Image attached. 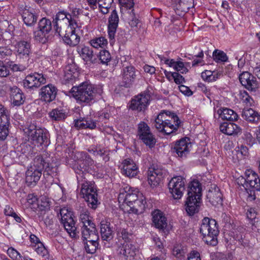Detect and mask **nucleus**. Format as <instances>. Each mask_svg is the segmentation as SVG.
<instances>
[{
	"mask_svg": "<svg viewBox=\"0 0 260 260\" xmlns=\"http://www.w3.org/2000/svg\"><path fill=\"white\" fill-rule=\"evenodd\" d=\"M85 175L82 173L77 176L78 185L81 187V194L87 203L88 206L95 209L100 204L98 199L96 189L93 183L86 180Z\"/></svg>",
	"mask_w": 260,
	"mask_h": 260,
	"instance_id": "f257e3e1",
	"label": "nucleus"
},
{
	"mask_svg": "<svg viewBox=\"0 0 260 260\" xmlns=\"http://www.w3.org/2000/svg\"><path fill=\"white\" fill-rule=\"evenodd\" d=\"M200 232L207 244L215 246L217 244L219 230L215 219L204 217L200 225Z\"/></svg>",
	"mask_w": 260,
	"mask_h": 260,
	"instance_id": "f03ea898",
	"label": "nucleus"
},
{
	"mask_svg": "<svg viewBox=\"0 0 260 260\" xmlns=\"http://www.w3.org/2000/svg\"><path fill=\"white\" fill-rule=\"evenodd\" d=\"M72 95L77 100L88 103L93 100L95 95L94 86L88 82H83L71 89Z\"/></svg>",
	"mask_w": 260,
	"mask_h": 260,
	"instance_id": "7ed1b4c3",
	"label": "nucleus"
},
{
	"mask_svg": "<svg viewBox=\"0 0 260 260\" xmlns=\"http://www.w3.org/2000/svg\"><path fill=\"white\" fill-rule=\"evenodd\" d=\"M23 131L27 140L32 144L38 146L47 145L48 134L44 129L31 124L24 128Z\"/></svg>",
	"mask_w": 260,
	"mask_h": 260,
	"instance_id": "20e7f679",
	"label": "nucleus"
},
{
	"mask_svg": "<svg viewBox=\"0 0 260 260\" xmlns=\"http://www.w3.org/2000/svg\"><path fill=\"white\" fill-rule=\"evenodd\" d=\"M60 217L61 223L63 224L65 230L72 238H76L78 232L75 226V221L72 217V213L68 208L63 207L60 210Z\"/></svg>",
	"mask_w": 260,
	"mask_h": 260,
	"instance_id": "39448f33",
	"label": "nucleus"
},
{
	"mask_svg": "<svg viewBox=\"0 0 260 260\" xmlns=\"http://www.w3.org/2000/svg\"><path fill=\"white\" fill-rule=\"evenodd\" d=\"M76 26L74 24L72 25L67 26L66 29L63 28V29H58L57 27L56 32L58 34L59 36L62 37L63 40L65 43L70 46H76L80 42V37L77 34V29Z\"/></svg>",
	"mask_w": 260,
	"mask_h": 260,
	"instance_id": "423d86ee",
	"label": "nucleus"
},
{
	"mask_svg": "<svg viewBox=\"0 0 260 260\" xmlns=\"http://www.w3.org/2000/svg\"><path fill=\"white\" fill-rule=\"evenodd\" d=\"M185 179L182 176L172 178L168 184L170 192L174 199H180L185 190Z\"/></svg>",
	"mask_w": 260,
	"mask_h": 260,
	"instance_id": "0eeeda50",
	"label": "nucleus"
},
{
	"mask_svg": "<svg viewBox=\"0 0 260 260\" xmlns=\"http://www.w3.org/2000/svg\"><path fill=\"white\" fill-rule=\"evenodd\" d=\"M152 222L155 227L164 235H167L171 229V226L168 223L164 213L159 210H156L152 212Z\"/></svg>",
	"mask_w": 260,
	"mask_h": 260,
	"instance_id": "6e6552de",
	"label": "nucleus"
},
{
	"mask_svg": "<svg viewBox=\"0 0 260 260\" xmlns=\"http://www.w3.org/2000/svg\"><path fill=\"white\" fill-rule=\"evenodd\" d=\"M139 194L137 190H132L128 186L124 187L120 192L118 196V201L119 203L126 204L129 207L139 198Z\"/></svg>",
	"mask_w": 260,
	"mask_h": 260,
	"instance_id": "1a4fd4ad",
	"label": "nucleus"
},
{
	"mask_svg": "<svg viewBox=\"0 0 260 260\" xmlns=\"http://www.w3.org/2000/svg\"><path fill=\"white\" fill-rule=\"evenodd\" d=\"M150 96L141 93L134 97L131 101L129 108L137 112H144L149 104Z\"/></svg>",
	"mask_w": 260,
	"mask_h": 260,
	"instance_id": "9d476101",
	"label": "nucleus"
},
{
	"mask_svg": "<svg viewBox=\"0 0 260 260\" xmlns=\"http://www.w3.org/2000/svg\"><path fill=\"white\" fill-rule=\"evenodd\" d=\"M46 82V78L43 74L34 73L26 76L23 81V84L25 87L33 88H38Z\"/></svg>",
	"mask_w": 260,
	"mask_h": 260,
	"instance_id": "9b49d317",
	"label": "nucleus"
},
{
	"mask_svg": "<svg viewBox=\"0 0 260 260\" xmlns=\"http://www.w3.org/2000/svg\"><path fill=\"white\" fill-rule=\"evenodd\" d=\"M191 145L188 138H183L177 141L172 151L176 153L178 157H186L189 153Z\"/></svg>",
	"mask_w": 260,
	"mask_h": 260,
	"instance_id": "f8f14e48",
	"label": "nucleus"
},
{
	"mask_svg": "<svg viewBox=\"0 0 260 260\" xmlns=\"http://www.w3.org/2000/svg\"><path fill=\"white\" fill-rule=\"evenodd\" d=\"M165 170L158 167L150 168L148 173V181L149 184L154 187L157 186L165 174Z\"/></svg>",
	"mask_w": 260,
	"mask_h": 260,
	"instance_id": "ddd939ff",
	"label": "nucleus"
},
{
	"mask_svg": "<svg viewBox=\"0 0 260 260\" xmlns=\"http://www.w3.org/2000/svg\"><path fill=\"white\" fill-rule=\"evenodd\" d=\"M81 230L82 238L84 241L91 240L94 242V240H99V237L94 223L82 226Z\"/></svg>",
	"mask_w": 260,
	"mask_h": 260,
	"instance_id": "4468645a",
	"label": "nucleus"
},
{
	"mask_svg": "<svg viewBox=\"0 0 260 260\" xmlns=\"http://www.w3.org/2000/svg\"><path fill=\"white\" fill-rule=\"evenodd\" d=\"M57 94V88L52 84H48L40 89L41 99L46 102L50 103L53 101Z\"/></svg>",
	"mask_w": 260,
	"mask_h": 260,
	"instance_id": "2eb2a0df",
	"label": "nucleus"
},
{
	"mask_svg": "<svg viewBox=\"0 0 260 260\" xmlns=\"http://www.w3.org/2000/svg\"><path fill=\"white\" fill-rule=\"evenodd\" d=\"M239 80L243 86L249 90H255L258 85L254 77L247 72H243L239 75Z\"/></svg>",
	"mask_w": 260,
	"mask_h": 260,
	"instance_id": "dca6fc26",
	"label": "nucleus"
},
{
	"mask_svg": "<svg viewBox=\"0 0 260 260\" xmlns=\"http://www.w3.org/2000/svg\"><path fill=\"white\" fill-rule=\"evenodd\" d=\"M121 173L129 178L136 176L138 173V167L135 162L130 159H125L122 163Z\"/></svg>",
	"mask_w": 260,
	"mask_h": 260,
	"instance_id": "f3484780",
	"label": "nucleus"
},
{
	"mask_svg": "<svg viewBox=\"0 0 260 260\" xmlns=\"http://www.w3.org/2000/svg\"><path fill=\"white\" fill-rule=\"evenodd\" d=\"M24 23L27 26H31L34 24L37 21V16L34 13V11L30 8L27 7H22L20 9Z\"/></svg>",
	"mask_w": 260,
	"mask_h": 260,
	"instance_id": "a211bd4d",
	"label": "nucleus"
},
{
	"mask_svg": "<svg viewBox=\"0 0 260 260\" xmlns=\"http://www.w3.org/2000/svg\"><path fill=\"white\" fill-rule=\"evenodd\" d=\"M101 238L104 241L109 242L113 238V231L111 224L107 220H102L100 223Z\"/></svg>",
	"mask_w": 260,
	"mask_h": 260,
	"instance_id": "6ab92c4d",
	"label": "nucleus"
},
{
	"mask_svg": "<svg viewBox=\"0 0 260 260\" xmlns=\"http://www.w3.org/2000/svg\"><path fill=\"white\" fill-rule=\"evenodd\" d=\"M79 76L76 66L74 63L66 66L64 70L63 80L67 83H72L73 81Z\"/></svg>",
	"mask_w": 260,
	"mask_h": 260,
	"instance_id": "aec40b11",
	"label": "nucleus"
},
{
	"mask_svg": "<svg viewBox=\"0 0 260 260\" xmlns=\"http://www.w3.org/2000/svg\"><path fill=\"white\" fill-rule=\"evenodd\" d=\"M26 182L28 186H34L36 183L40 180L42 175V173L39 171L34 170L33 168H29L25 173Z\"/></svg>",
	"mask_w": 260,
	"mask_h": 260,
	"instance_id": "412c9836",
	"label": "nucleus"
},
{
	"mask_svg": "<svg viewBox=\"0 0 260 260\" xmlns=\"http://www.w3.org/2000/svg\"><path fill=\"white\" fill-rule=\"evenodd\" d=\"M118 253L125 257H133L136 255L137 249L136 246L131 243L125 242L118 248Z\"/></svg>",
	"mask_w": 260,
	"mask_h": 260,
	"instance_id": "4be33fe9",
	"label": "nucleus"
},
{
	"mask_svg": "<svg viewBox=\"0 0 260 260\" xmlns=\"http://www.w3.org/2000/svg\"><path fill=\"white\" fill-rule=\"evenodd\" d=\"M177 3L174 6L177 14L182 15L181 13H186L188 10L193 7V0H175Z\"/></svg>",
	"mask_w": 260,
	"mask_h": 260,
	"instance_id": "5701e85b",
	"label": "nucleus"
},
{
	"mask_svg": "<svg viewBox=\"0 0 260 260\" xmlns=\"http://www.w3.org/2000/svg\"><path fill=\"white\" fill-rule=\"evenodd\" d=\"M220 131L227 135H237L240 132V128L235 124L231 122L225 121L221 123L219 127Z\"/></svg>",
	"mask_w": 260,
	"mask_h": 260,
	"instance_id": "b1692460",
	"label": "nucleus"
},
{
	"mask_svg": "<svg viewBox=\"0 0 260 260\" xmlns=\"http://www.w3.org/2000/svg\"><path fill=\"white\" fill-rule=\"evenodd\" d=\"M243 98V102L245 104V107L243 110V114H257L255 110L254 105L253 104L252 99L249 96L246 92L241 93Z\"/></svg>",
	"mask_w": 260,
	"mask_h": 260,
	"instance_id": "393cba45",
	"label": "nucleus"
},
{
	"mask_svg": "<svg viewBox=\"0 0 260 260\" xmlns=\"http://www.w3.org/2000/svg\"><path fill=\"white\" fill-rule=\"evenodd\" d=\"M71 16L70 14H67L64 12H59L56 15L55 18V25L54 27L55 28V29L57 28V27L58 28V29H63V28H62L61 26L59 27L58 25V21H60L61 22V21H64L66 23H69V25L68 26H71L72 25V26H74V24L76 26H78L77 23L71 19Z\"/></svg>",
	"mask_w": 260,
	"mask_h": 260,
	"instance_id": "a878e982",
	"label": "nucleus"
},
{
	"mask_svg": "<svg viewBox=\"0 0 260 260\" xmlns=\"http://www.w3.org/2000/svg\"><path fill=\"white\" fill-rule=\"evenodd\" d=\"M140 197L130 207V210L135 214L142 213L146 208V202L142 194H139Z\"/></svg>",
	"mask_w": 260,
	"mask_h": 260,
	"instance_id": "bb28decb",
	"label": "nucleus"
},
{
	"mask_svg": "<svg viewBox=\"0 0 260 260\" xmlns=\"http://www.w3.org/2000/svg\"><path fill=\"white\" fill-rule=\"evenodd\" d=\"M15 48L18 55L20 57H27L30 52L29 43L24 41L18 42L15 46Z\"/></svg>",
	"mask_w": 260,
	"mask_h": 260,
	"instance_id": "cd10ccee",
	"label": "nucleus"
},
{
	"mask_svg": "<svg viewBox=\"0 0 260 260\" xmlns=\"http://www.w3.org/2000/svg\"><path fill=\"white\" fill-rule=\"evenodd\" d=\"M207 197L213 206H216L222 204V194L218 188H215L213 190H210Z\"/></svg>",
	"mask_w": 260,
	"mask_h": 260,
	"instance_id": "c85d7f7f",
	"label": "nucleus"
},
{
	"mask_svg": "<svg viewBox=\"0 0 260 260\" xmlns=\"http://www.w3.org/2000/svg\"><path fill=\"white\" fill-rule=\"evenodd\" d=\"M11 101L14 106H19L24 102L23 94L19 88L14 87L11 89Z\"/></svg>",
	"mask_w": 260,
	"mask_h": 260,
	"instance_id": "c756f323",
	"label": "nucleus"
},
{
	"mask_svg": "<svg viewBox=\"0 0 260 260\" xmlns=\"http://www.w3.org/2000/svg\"><path fill=\"white\" fill-rule=\"evenodd\" d=\"M77 51L82 59L86 61H92L93 57V51L89 47L85 46H79Z\"/></svg>",
	"mask_w": 260,
	"mask_h": 260,
	"instance_id": "7c9ffc66",
	"label": "nucleus"
},
{
	"mask_svg": "<svg viewBox=\"0 0 260 260\" xmlns=\"http://www.w3.org/2000/svg\"><path fill=\"white\" fill-rule=\"evenodd\" d=\"M172 118L174 120V121L175 122V125L173 124H171L170 121L167 123V124L164 126V129H162L161 131L160 132L164 133L166 135H170L171 133H172L174 131L177 129V128L179 127L180 123L181 121L180 120L179 118L177 116V115H172Z\"/></svg>",
	"mask_w": 260,
	"mask_h": 260,
	"instance_id": "2f4dec72",
	"label": "nucleus"
},
{
	"mask_svg": "<svg viewBox=\"0 0 260 260\" xmlns=\"http://www.w3.org/2000/svg\"><path fill=\"white\" fill-rule=\"evenodd\" d=\"M202 188L201 184L198 181H192L188 186V196L198 197L201 198Z\"/></svg>",
	"mask_w": 260,
	"mask_h": 260,
	"instance_id": "473e14b6",
	"label": "nucleus"
},
{
	"mask_svg": "<svg viewBox=\"0 0 260 260\" xmlns=\"http://www.w3.org/2000/svg\"><path fill=\"white\" fill-rule=\"evenodd\" d=\"M136 77L135 69L132 66L125 67L123 72V80L128 86Z\"/></svg>",
	"mask_w": 260,
	"mask_h": 260,
	"instance_id": "72a5a7b5",
	"label": "nucleus"
},
{
	"mask_svg": "<svg viewBox=\"0 0 260 260\" xmlns=\"http://www.w3.org/2000/svg\"><path fill=\"white\" fill-rule=\"evenodd\" d=\"M32 247L37 253L43 258L44 260L49 259V254L48 251L42 242L39 243L37 245H33Z\"/></svg>",
	"mask_w": 260,
	"mask_h": 260,
	"instance_id": "f704fd0d",
	"label": "nucleus"
},
{
	"mask_svg": "<svg viewBox=\"0 0 260 260\" xmlns=\"http://www.w3.org/2000/svg\"><path fill=\"white\" fill-rule=\"evenodd\" d=\"M139 138L142 140L145 145L148 146L150 148L153 147L156 143V139L151 132L142 136Z\"/></svg>",
	"mask_w": 260,
	"mask_h": 260,
	"instance_id": "c9c22d12",
	"label": "nucleus"
},
{
	"mask_svg": "<svg viewBox=\"0 0 260 260\" xmlns=\"http://www.w3.org/2000/svg\"><path fill=\"white\" fill-rule=\"evenodd\" d=\"M38 29L49 33L52 29L51 21L46 18H43L39 22Z\"/></svg>",
	"mask_w": 260,
	"mask_h": 260,
	"instance_id": "e433bc0d",
	"label": "nucleus"
},
{
	"mask_svg": "<svg viewBox=\"0 0 260 260\" xmlns=\"http://www.w3.org/2000/svg\"><path fill=\"white\" fill-rule=\"evenodd\" d=\"M46 163L45 162L42 156H37L34 160V165L30 168L34 169L37 171H39L42 173V171L44 169Z\"/></svg>",
	"mask_w": 260,
	"mask_h": 260,
	"instance_id": "4c0bfd02",
	"label": "nucleus"
},
{
	"mask_svg": "<svg viewBox=\"0 0 260 260\" xmlns=\"http://www.w3.org/2000/svg\"><path fill=\"white\" fill-rule=\"evenodd\" d=\"M201 77L205 81L212 82L216 80L218 78V74L216 72L205 70L201 74Z\"/></svg>",
	"mask_w": 260,
	"mask_h": 260,
	"instance_id": "58836bf2",
	"label": "nucleus"
},
{
	"mask_svg": "<svg viewBox=\"0 0 260 260\" xmlns=\"http://www.w3.org/2000/svg\"><path fill=\"white\" fill-rule=\"evenodd\" d=\"M113 2V0H98V3L101 12L104 14H107Z\"/></svg>",
	"mask_w": 260,
	"mask_h": 260,
	"instance_id": "ea45409f",
	"label": "nucleus"
},
{
	"mask_svg": "<svg viewBox=\"0 0 260 260\" xmlns=\"http://www.w3.org/2000/svg\"><path fill=\"white\" fill-rule=\"evenodd\" d=\"M91 217L89 216V212L86 209H82L80 211V220L82 223V226L84 225L91 224L93 223L91 220Z\"/></svg>",
	"mask_w": 260,
	"mask_h": 260,
	"instance_id": "a19ab883",
	"label": "nucleus"
},
{
	"mask_svg": "<svg viewBox=\"0 0 260 260\" xmlns=\"http://www.w3.org/2000/svg\"><path fill=\"white\" fill-rule=\"evenodd\" d=\"M48 34L49 33L38 29V30L34 32L35 39L40 43L44 44L48 41L49 37Z\"/></svg>",
	"mask_w": 260,
	"mask_h": 260,
	"instance_id": "79ce46f5",
	"label": "nucleus"
},
{
	"mask_svg": "<svg viewBox=\"0 0 260 260\" xmlns=\"http://www.w3.org/2000/svg\"><path fill=\"white\" fill-rule=\"evenodd\" d=\"M169 121V120H164L162 119V115H157L156 118L154 119L153 124L156 129L160 132L161 131L164 129V126H165Z\"/></svg>",
	"mask_w": 260,
	"mask_h": 260,
	"instance_id": "37998d69",
	"label": "nucleus"
},
{
	"mask_svg": "<svg viewBox=\"0 0 260 260\" xmlns=\"http://www.w3.org/2000/svg\"><path fill=\"white\" fill-rule=\"evenodd\" d=\"M90 44L95 48H104L107 44V41L104 37H101L91 40Z\"/></svg>",
	"mask_w": 260,
	"mask_h": 260,
	"instance_id": "c03bdc74",
	"label": "nucleus"
},
{
	"mask_svg": "<svg viewBox=\"0 0 260 260\" xmlns=\"http://www.w3.org/2000/svg\"><path fill=\"white\" fill-rule=\"evenodd\" d=\"M151 133L149 126L144 122H141L138 124V136L139 138Z\"/></svg>",
	"mask_w": 260,
	"mask_h": 260,
	"instance_id": "a18cd8bd",
	"label": "nucleus"
},
{
	"mask_svg": "<svg viewBox=\"0 0 260 260\" xmlns=\"http://www.w3.org/2000/svg\"><path fill=\"white\" fill-rule=\"evenodd\" d=\"M98 240H94L92 242L91 240L87 241L85 243V248L87 252L89 253H94L98 248Z\"/></svg>",
	"mask_w": 260,
	"mask_h": 260,
	"instance_id": "49530a36",
	"label": "nucleus"
},
{
	"mask_svg": "<svg viewBox=\"0 0 260 260\" xmlns=\"http://www.w3.org/2000/svg\"><path fill=\"white\" fill-rule=\"evenodd\" d=\"M243 186L246 190L250 188L256 190V191H259L260 190V180L259 181L257 180V181L254 180L250 181V182H244Z\"/></svg>",
	"mask_w": 260,
	"mask_h": 260,
	"instance_id": "de8ad7c7",
	"label": "nucleus"
},
{
	"mask_svg": "<svg viewBox=\"0 0 260 260\" xmlns=\"http://www.w3.org/2000/svg\"><path fill=\"white\" fill-rule=\"evenodd\" d=\"M214 59L216 62H225L228 58L226 54L222 51L215 50L213 53Z\"/></svg>",
	"mask_w": 260,
	"mask_h": 260,
	"instance_id": "09e8293b",
	"label": "nucleus"
},
{
	"mask_svg": "<svg viewBox=\"0 0 260 260\" xmlns=\"http://www.w3.org/2000/svg\"><path fill=\"white\" fill-rule=\"evenodd\" d=\"M133 11V10H132L133 14H134ZM128 23L132 27L135 28L137 30H139L142 26L141 22L134 15L131 16V18L129 19Z\"/></svg>",
	"mask_w": 260,
	"mask_h": 260,
	"instance_id": "8fccbe9b",
	"label": "nucleus"
},
{
	"mask_svg": "<svg viewBox=\"0 0 260 260\" xmlns=\"http://www.w3.org/2000/svg\"><path fill=\"white\" fill-rule=\"evenodd\" d=\"M185 253V249L181 246H175L173 249V254L177 258L181 259L184 257Z\"/></svg>",
	"mask_w": 260,
	"mask_h": 260,
	"instance_id": "3c124183",
	"label": "nucleus"
},
{
	"mask_svg": "<svg viewBox=\"0 0 260 260\" xmlns=\"http://www.w3.org/2000/svg\"><path fill=\"white\" fill-rule=\"evenodd\" d=\"M119 22V18L116 11L114 10L109 19V26L117 27Z\"/></svg>",
	"mask_w": 260,
	"mask_h": 260,
	"instance_id": "603ef678",
	"label": "nucleus"
},
{
	"mask_svg": "<svg viewBox=\"0 0 260 260\" xmlns=\"http://www.w3.org/2000/svg\"><path fill=\"white\" fill-rule=\"evenodd\" d=\"M99 59L103 64H107L111 60V55L109 51L106 50H101L99 54Z\"/></svg>",
	"mask_w": 260,
	"mask_h": 260,
	"instance_id": "864d4df0",
	"label": "nucleus"
},
{
	"mask_svg": "<svg viewBox=\"0 0 260 260\" xmlns=\"http://www.w3.org/2000/svg\"><path fill=\"white\" fill-rule=\"evenodd\" d=\"M188 64V63L185 64L181 61H176L174 69L181 72L182 74L186 73L188 71L187 69V65Z\"/></svg>",
	"mask_w": 260,
	"mask_h": 260,
	"instance_id": "5fc2aeb1",
	"label": "nucleus"
},
{
	"mask_svg": "<svg viewBox=\"0 0 260 260\" xmlns=\"http://www.w3.org/2000/svg\"><path fill=\"white\" fill-rule=\"evenodd\" d=\"M201 198H198V197H190L188 196L185 206H199L200 200Z\"/></svg>",
	"mask_w": 260,
	"mask_h": 260,
	"instance_id": "6e6d98bb",
	"label": "nucleus"
},
{
	"mask_svg": "<svg viewBox=\"0 0 260 260\" xmlns=\"http://www.w3.org/2000/svg\"><path fill=\"white\" fill-rule=\"evenodd\" d=\"M244 119L253 123H256L260 119V115H242Z\"/></svg>",
	"mask_w": 260,
	"mask_h": 260,
	"instance_id": "4d7b16f0",
	"label": "nucleus"
},
{
	"mask_svg": "<svg viewBox=\"0 0 260 260\" xmlns=\"http://www.w3.org/2000/svg\"><path fill=\"white\" fill-rule=\"evenodd\" d=\"M117 233L118 236L122 237L125 241L127 240L131 236V233L128 232L127 230L124 228H120L118 230Z\"/></svg>",
	"mask_w": 260,
	"mask_h": 260,
	"instance_id": "13d9d810",
	"label": "nucleus"
},
{
	"mask_svg": "<svg viewBox=\"0 0 260 260\" xmlns=\"http://www.w3.org/2000/svg\"><path fill=\"white\" fill-rule=\"evenodd\" d=\"M38 205L42 210H48L50 206L49 202L45 197H42L41 199V202Z\"/></svg>",
	"mask_w": 260,
	"mask_h": 260,
	"instance_id": "bf43d9fd",
	"label": "nucleus"
},
{
	"mask_svg": "<svg viewBox=\"0 0 260 260\" xmlns=\"http://www.w3.org/2000/svg\"><path fill=\"white\" fill-rule=\"evenodd\" d=\"M7 253L11 258L15 260H17L20 257L19 253L12 247L8 248Z\"/></svg>",
	"mask_w": 260,
	"mask_h": 260,
	"instance_id": "052dcab7",
	"label": "nucleus"
},
{
	"mask_svg": "<svg viewBox=\"0 0 260 260\" xmlns=\"http://www.w3.org/2000/svg\"><path fill=\"white\" fill-rule=\"evenodd\" d=\"M9 75V70L4 63L0 60V77H5Z\"/></svg>",
	"mask_w": 260,
	"mask_h": 260,
	"instance_id": "680f3d73",
	"label": "nucleus"
},
{
	"mask_svg": "<svg viewBox=\"0 0 260 260\" xmlns=\"http://www.w3.org/2000/svg\"><path fill=\"white\" fill-rule=\"evenodd\" d=\"M215 112L217 113V114H236L234 112V111L231 109H228L225 107H217L215 108Z\"/></svg>",
	"mask_w": 260,
	"mask_h": 260,
	"instance_id": "e2e57ef3",
	"label": "nucleus"
},
{
	"mask_svg": "<svg viewBox=\"0 0 260 260\" xmlns=\"http://www.w3.org/2000/svg\"><path fill=\"white\" fill-rule=\"evenodd\" d=\"M172 76L174 79V82L177 84H181L185 82L184 78L178 73H172Z\"/></svg>",
	"mask_w": 260,
	"mask_h": 260,
	"instance_id": "0e129e2a",
	"label": "nucleus"
},
{
	"mask_svg": "<svg viewBox=\"0 0 260 260\" xmlns=\"http://www.w3.org/2000/svg\"><path fill=\"white\" fill-rule=\"evenodd\" d=\"M120 5L127 9H131L133 8L134 3L133 0H119Z\"/></svg>",
	"mask_w": 260,
	"mask_h": 260,
	"instance_id": "69168bd1",
	"label": "nucleus"
},
{
	"mask_svg": "<svg viewBox=\"0 0 260 260\" xmlns=\"http://www.w3.org/2000/svg\"><path fill=\"white\" fill-rule=\"evenodd\" d=\"M186 211L187 214L190 216L194 215L199 211V206H185Z\"/></svg>",
	"mask_w": 260,
	"mask_h": 260,
	"instance_id": "338daca9",
	"label": "nucleus"
},
{
	"mask_svg": "<svg viewBox=\"0 0 260 260\" xmlns=\"http://www.w3.org/2000/svg\"><path fill=\"white\" fill-rule=\"evenodd\" d=\"M187 260H201L200 253L195 250L191 251L188 256Z\"/></svg>",
	"mask_w": 260,
	"mask_h": 260,
	"instance_id": "774afa93",
	"label": "nucleus"
}]
</instances>
